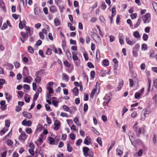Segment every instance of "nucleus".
Segmentation results:
<instances>
[{
  "label": "nucleus",
  "instance_id": "6e6d98bb",
  "mask_svg": "<svg viewBox=\"0 0 157 157\" xmlns=\"http://www.w3.org/2000/svg\"><path fill=\"white\" fill-rule=\"evenodd\" d=\"M88 109V106L87 104H85L84 105L83 110L84 112L86 111Z\"/></svg>",
  "mask_w": 157,
  "mask_h": 157
},
{
  "label": "nucleus",
  "instance_id": "0eeeda50",
  "mask_svg": "<svg viewBox=\"0 0 157 157\" xmlns=\"http://www.w3.org/2000/svg\"><path fill=\"white\" fill-rule=\"evenodd\" d=\"M32 122L30 121H27L24 120L22 122V124L24 125L30 126L31 125Z\"/></svg>",
  "mask_w": 157,
  "mask_h": 157
},
{
  "label": "nucleus",
  "instance_id": "bb28decb",
  "mask_svg": "<svg viewBox=\"0 0 157 157\" xmlns=\"http://www.w3.org/2000/svg\"><path fill=\"white\" fill-rule=\"evenodd\" d=\"M5 80L2 78L0 79V89H1L3 85L5 83Z\"/></svg>",
  "mask_w": 157,
  "mask_h": 157
},
{
  "label": "nucleus",
  "instance_id": "680f3d73",
  "mask_svg": "<svg viewBox=\"0 0 157 157\" xmlns=\"http://www.w3.org/2000/svg\"><path fill=\"white\" fill-rule=\"evenodd\" d=\"M7 128H4L0 132V134L1 135H3L7 130Z\"/></svg>",
  "mask_w": 157,
  "mask_h": 157
},
{
  "label": "nucleus",
  "instance_id": "49530a36",
  "mask_svg": "<svg viewBox=\"0 0 157 157\" xmlns=\"http://www.w3.org/2000/svg\"><path fill=\"white\" fill-rule=\"evenodd\" d=\"M96 57L97 59H98L100 58V52L98 50H96Z\"/></svg>",
  "mask_w": 157,
  "mask_h": 157
},
{
  "label": "nucleus",
  "instance_id": "dca6fc26",
  "mask_svg": "<svg viewBox=\"0 0 157 157\" xmlns=\"http://www.w3.org/2000/svg\"><path fill=\"white\" fill-rule=\"evenodd\" d=\"M49 10L52 13H54L57 11L56 8L54 6H51L49 8Z\"/></svg>",
  "mask_w": 157,
  "mask_h": 157
},
{
  "label": "nucleus",
  "instance_id": "3c124183",
  "mask_svg": "<svg viewBox=\"0 0 157 157\" xmlns=\"http://www.w3.org/2000/svg\"><path fill=\"white\" fill-rule=\"evenodd\" d=\"M64 64L65 66L68 67H69L71 66V64L67 60L64 62Z\"/></svg>",
  "mask_w": 157,
  "mask_h": 157
},
{
  "label": "nucleus",
  "instance_id": "423d86ee",
  "mask_svg": "<svg viewBox=\"0 0 157 157\" xmlns=\"http://www.w3.org/2000/svg\"><path fill=\"white\" fill-rule=\"evenodd\" d=\"M32 80L33 78L30 76H27V75L24 79V82L25 83H30Z\"/></svg>",
  "mask_w": 157,
  "mask_h": 157
},
{
  "label": "nucleus",
  "instance_id": "72a5a7b5",
  "mask_svg": "<svg viewBox=\"0 0 157 157\" xmlns=\"http://www.w3.org/2000/svg\"><path fill=\"white\" fill-rule=\"evenodd\" d=\"M67 149L69 152H71L72 150V148L71 146L69 144H68L67 145Z\"/></svg>",
  "mask_w": 157,
  "mask_h": 157
},
{
  "label": "nucleus",
  "instance_id": "58836bf2",
  "mask_svg": "<svg viewBox=\"0 0 157 157\" xmlns=\"http://www.w3.org/2000/svg\"><path fill=\"white\" fill-rule=\"evenodd\" d=\"M45 107L46 110L50 112L52 111V109H51L50 106L48 104L45 105Z\"/></svg>",
  "mask_w": 157,
  "mask_h": 157
},
{
  "label": "nucleus",
  "instance_id": "c756f323",
  "mask_svg": "<svg viewBox=\"0 0 157 157\" xmlns=\"http://www.w3.org/2000/svg\"><path fill=\"white\" fill-rule=\"evenodd\" d=\"M23 93L21 91L18 92L17 97L19 99H21L23 97Z\"/></svg>",
  "mask_w": 157,
  "mask_h": 157
},
{
  "label": "nucleus",
  "instance_id": "5701e85b",
  "mask_svg": "<svg viewBox=\"0 0 157 157\" xmlns=\"http://www.w3.org/2000/svg\"><path fill=\"white\" fill-rule=\"evenodd\" d=\"M73 92L75 96L77 95L78 93V88L76 87H75L73 90Z\"/></svg>",
  "mask_w": 157,
  "mask_h": 157
},
{
  "label": "nucleus",
  "instance_id": "774afa93",
  "mask_svg": "<svg viewBox=\"0 0 157 157\" xmlns=\"http://www.w3.org/2000/svg\"><path fill=\"white\" fill-rule=\"evenodd\" d=\"M82 142V140L81 139H79L77 141L76 144L77 146H79L80 144Z\"/></svg>",
  "mask_w": 157,
  "mask_h": 157
},
{
  "label": "nucleus",
  "instance_id": "79ce46f5",
  "mask_svg": "<svg viewBox=\"0 0 157 157\" xmlns=\"http://www.w3.org/2000/svg\"><path fill=\"white\" fill-rule=\"evenodd\" d=\"M137 116V113L136 111L133 112L131 114V116L132 118H135Z\"/></svg>",
  "mask_w": 157,
  "mask_h": 157
},
{
  "label": "nucleus",
  "instance_id": "5fc2aeb1",
  "mask_svg": "<svg viewBox=\"0 0 157 157\" xmlns=\"http://www.w3.org/2000/svg\"><path fill=\"white\" fill-rule=\"evenodd\" d=\"M106 8V6L105 5V2H102L101 5V9H102L104 10H105V9Z\"/></svg>",
  "mask_w": 157,
  "mask_h": 157
},
{
  "label": "nucleus",
  "instance_id": "2f4dec72",
  "mask_svg": "<svg viewBox=\"0 0 157 157\" xmlns=\"http://www.w3.org/2000/svg\"><path fill=\"white\" fill-rule=\"evenodd\" d=\"M116 7L114 6L113 7L112 10V16L114 17L116 13Z\"/></svg>",
  "mask_w": 157,
  "mask_h": 157
},
{
  "label": "nucleus",
  "instance_id": "7c9ffc66",
  "mask_svg": "<svg viewBox=\"0 0 157 157\" xmlns=\"http://www.w3.org/2000/svg\"><path fill=\"white\" fill-rule=\"evenodd\" d=\"M116 151L117 154L120 156H121L123 153L121 150L120 149H117Z\"/></svg>",
  "mask_w": 157,
  "mask_h": 157
},
{
  "label": "nucleus",
  "instance_id": "a19ab883",
  "mask_svg": "<svg viewBox=\"0 0 157 157\" xmlns=\"http://www.w3.org/2000/svg\"><path fill=\"white\" fill-rule=\"evenodd\" d=\"M65 52L66 54L67 55V57H69V56L70 58H71V54L70 51H69V49H68V50H67Z\"/></svg>",
  "mask_w": 157,
  "mask_h": 157
},
{
  "label": "nucleus",
  "instance_id": "37998d69",
  "mask_svg": "<svg viewBox=\"0 0 157 157\" xmlns=\"http://www.w3.org/2000/svg\"><path fill=\"white\" fill-rule=\"evenodd\" d=\"M128 110V109H127L126 107L124 106L123 109H122V115L123 116L124 115V113L126 112Z\"/></svg>",
  "mask_w": 157,
  "mask_h": 157
},
{
  "label": "nucleus",
  "instance_id": "c9c22d12",
  "mask_svg": "<svg viewBox=\"0 0 157 157\" xmlns=\"http://www.w3.org/2000/svg\"><path fill=\"white\" fill-rule=\"evenodd\" d=\"M141 96L139 92H136L135 94V99H139Z\"/></svg>",
  "mask_w": 157,
  "mask_h": 157
},
{
  "label": "nucleus",
  "instance_id": "603ef678",
  "mask_svg": "<svg viewBox=\"0 0 157 157\" xmlns=\"http://www.w3.org/2000/svg\"><path fill=\"white\" fill-rule=\"evenodd\" d=\"M34 12L35 15H38L40 12L39 10L37 8H35L34 9Z\"/></svg>",
  "mask_w": 157,
  "mask_h": 157
},
{
  "label": "nucleus",
  "instance_id": "4be33fe9",
  "mask_svg": "<svg viewBox=\"0 0 157 157\" xmlns=\"http://www.w3.org/2000/svg\"><path fill=\"white\" fill-rule=\"evenodd\" d=\"M124 84V82L123 81V80H122L120 81V82H119V85L118 86L117 88L118 90H120L121 88L123 86Z\"/></svg>",
  "mask_w": 157,
  "mask_h": 157
},
{
  "label": "nucleus",
  "instance_id": "f8f14e48",
  "mask_svg": "<svg viewBox=\"0 0 157 157\" xmlns=\"http://www.w3.org/2000/svg\"><path fill=\"white\" fill-rule=\"evenodd\" d=\"M90 138L89 136H87L85 139L84 143L86 145H89L90 144Z\"/></svg>",
  "mask_w": 157,
  "mask_h": 157
},
{
  "label": "nucleus",
  "instance_id": "4c0bfd02",
  "mask_svg": "<svg viewBox=\"0 0 157 157\" xmlns=\"http://www.w3.org/2000/svg\"><path fill=\"white\" fill-rule=\"evenodd\" d=\"M96 91V90L94 88L93 89L90 94V97L93 98L94 97Z\"/></svg>",
  "mask_w": 157,
  "mask_h": 157
},
{
  "label": "nucleus",
  "instance_id": "de8ad7c7",
  "mask_svg": "<svg viewBox=\"0 0 157 157\" xmlns=\"http://www.w3.org/2000/svg\"><path fill=\"white\" fill-rule=\"evenodd\" d=\"M148 91H149V90L150 88L151 83V79L149 78H148Z\"/></svg>",
  "mask_w": 157,
  "mask_h": 157
},
{
  "label": "nucleus",
  "instance_id": "e433bc0d",
  "mask_svg": "<svg viewBox=\"0 0 157 157\" xmlns=\"http://www.w3.org/2000/svg\"><path fill=\"white\" fill-rule=\"evenodd\" d=\"M141 19L140 18L138 19L137 22L134 26L135 28H137L140 25L141 22Z\"/></svg>",
  "mask_w": 157,
  "mask_h": 157
},
{
  "label": "nucleus",
  "instance_id": "864d4df0",
  "mask_svg": "<svg viewBox=\"0 0 157 157\" xmlns=\"http://www.w3.org/2000/svg\"><path fill=\"white\" fill-rule=\"evenodd\" d=\"M39 35L40 36V38L41 39L43 40L44 39V35L41 32L39 33Z\"/></svg>",
  "mask_w": 157,
  "mask_h": 157
},
{
  "label": "nucleus",
  "instance_id": "f03ea898",
  "mask_svg": "<svg viewBox=\"0 0 157 157\" xmlns=\"http://www.w3.org/2000/svg\"><path fill=\"white\" fill-rule=\"evenodd\" d=\"M137 124H136L134 125L133 128L135 129L136 135L137 136H139L141 134L142 132H144V129L140 127H136L135 126Z\"/></svg>",
  "mask_w": 157,
  "mask_h": 157
},
{
  "label": "nucleus",
  "instance_id": "ddd939ff",
  "mask_svg": "<svg viewBox=\"0 0 157 157\" xmlns=\"http://www.w3.org/2000/svg\"><path fill=\"white\" fill-rule=\"evenodd\" d=\"M52 50L56 53L62 54V53L61 50L60 48H59L58 49H57L55 47H53Z\"/></svg>",
  "mask_w": 157,
  "mask_h": 157
},
{
  "label": "nucleus",
  "instance_id": "39448f33",
  "mask_svg": "<svg viewBox=\"0 0 157 157\" xmlns=\"http://www.w3.org/2000/svg\"><path fill=\"white\" fill-rule=\"evenodd\" d=\"M55 127L54 129L56 130L59 129L61 125V123L60 121L58 120H56L55 121L54 124Z\"/></svg>",
  "mask_w": 157,
  "mask_h": 157
},
{
  "label": "nucleus",
  "instance_id": "13d9d810",
  "mask_svg": "<svg viewBox=\"0 0 157 157\" xmlns=\"http://www.w3.org/2000/svg\"><path fill=\"white\" fill-rule=\"evenodd\" d=\"M95 73L94 71H91L90 76L92 78H94L95 77Z\"/></svg>",
  "mask_w": 157,
  "mask_h": 157
},
{
  "label": "nucleus",
  "instance_id": "c03bdc74",
  "mask_svg": "<svg viewBox=\"0 0 157 157\" xmlns=\"http://www.w3.org/2000/svg\"><path fill=\"white\" fill-rule=\"evenodd\" d=\"M35 81L36 82L39 83L41 81L40 77L38 76H36V78L35 79Z\"/></svg>",
  "mask_w": 157,
  "mask_h": 157
},
{
  "label": "nucleus",
  "instance_id": "9d476101",
  "mask_svg": "<svg viewBox=\"0 0 157 157\" xmlns=\"http://www.w3.org/2000/svg\"><path fill=\"white\" fill-rule=\"evenodd\" d=\"M5 98L8 102H9L11 100L12 96L10 94L8 93H6L5 94Z\"/></svg>",
  "mask_w": 157,
  "mask_h": 157
},
{
  "label": "nucleus",
  "instance_id": "6ab92c4d",
  "mask_svg": "<svg viewBox=\"0 0 157 157\" xmlns=\"http://www.w3.org/2000/svg\"><path fill=\"white\" fill-rule=\"evenodd\" d=\"M62 79L63 80L67 82L69 79L68 76L65 73L63 74Z\"/></svg>",
  "mask_w": 157,
  "mask_h": 157
},
{
  "label": "nucleus",
  "instance_id": "052dcab7",
  "mask_svg": "<svg viewBox=\"0 0 157 157\" xmlns=\"http://www.w3.org/2000/svg\"><path fill=\"white\" fill-rule=\"evenodd\" d=\"M26 132L27 133L30 134L32 132V130L31 128H28L26 129Z\"/></svg>",
  "mask_w": 157,
  "mask_h": 157
},
{
  "label": "nucleus",
  "instance_id": "f3484780",
  "mask_svg": "<svg viewBox=\"0 0 157 157\" xmlns=\"http://www.w3.org/2000/svg\"><path fill=\"white\" fill-rule=\"evenodd\" d=\"M21 35L24 39L25 40H26L28 37V34L23 32H21Z\"/></svg>",
  "mask_w": 157,
  "mask_h": 157
},
{
  "label": "nucleus",
  "instance_id": "e2e57ef3",
  "mask_svg": "<svg viewBox=\"0 0 157 157\" xmlns=\"http://www.w3.org/2000/svg\"><path fill=\"white\" fill-rule=\"evenodd\" d=\"M7 144L9 146H11L13 144V142L11 140H9L7 142Z\"/></svg>",
  "mask_w": 157,
  "mask_h": 157
},
{
  "label": "nucleus",
  "instance_id": "6e6552de",
  "mask_svg": "<svg viewBox=\"0 0 157 157\" xmlns=\"http://www.w3.org/2000/svg\"><path fill=\"white\" fill-rule=\"evenodd\" d=\"M27 136L24 132L21 133V135L19 136V139L23 141L25 140L27 138Z\"/></svg>",
  "mask_w": 157,
  "mask_h": 157
},
{
  "label": "nucleus",
  "instance_id": "f257e3e1",
  "mask_svg": "<svg viewBox=\"0 0 157 157\" xmlns=\"http://www.w3.org/2000/svg\"><path fill=\"white\" fill-rule=\"evenodd\" d=\"M82 151L84 156H89L93 157L94 155V152L91 150L89 151V149L87 147H84L82 148Z\"/></svg>",
  "mask_w": 157,
  "mask_h": 157
},
{
  "label": "nucleus",
  "instance_id": "a18cd8bd",
  "mask_svg": "<svg viewBox=\"0 0 157 157\" xmlns=\"http://www.w3.org/2000/svg\"><path fill=\"white\" fill-rule=\"evenodd\" d=\"M148 36L147 34L145 33H144L143 36V38L144 40V41H146L148 38Z\"/></svg>",
  "mask_w": 157,
  "mask_h": 157
},
{
  "label": "nucleus",
  "instance_id": "4468645a",
  "mask_svg": "<svg viewBox=\"0 0 157 157\" xmlns=\"http://www.w3.org/2000/svg\"><path fill=\"white\" fill-rule=\"evenodd\" d=\"M22 74L25 76H26L29 74V71L26 67H25L23 68Z\"/></svg>",
  "mask_w": 157,
  "mask_h": 157
},
{
  "label": "nucleus",
  "instance_id": "412c9836",
  "mask_svg": "<svg viewBox=\"0 0 157 157\" xmlns=\"http://www.w3.org/2000/svg\"><path fill=\"white\" fill-rule=\"evenodd\" d=\"M54 21L56 26H57L60 25V22L59 19L57 18L55 19Z\"/></svg>",
  "mask_w": 157,
  "mask_h": 157
},
{
  "label": "nucleus",
  "instance_id": "473e14b6",
  "mask_svg": "<svg viewBox=\"0 0 157 157\" xmlns=\"http://www.w3.org/2000/svg\"><path fill=\"white\" fill-rule=\"evenodd\" d=\"M147 49V45L144 44L142 45L141 49L143 51H146Z\"/></svg>",
  "mask_w": 157,
  "mask_h": 157
},
{
  "label": "nucleus",
  "instance_id": "8fccbe9b",
  "mask_svg": "<svg viewBox=\"0 0 157 157\" xmlns=\"http://www.w3.org/2000/svg\"><path fill=\"white\" fill-rule=\"evenodd\" d=\"M58 6L59 7V10L61 13H62L63 12V10L64 9V7L63 6H60L59 5V6Z\"/></svg>",
  "mask_w": 157,
  "mask_h": 157
},
{
  "label": "nucleus",
  "instance_id": "09e8293b",
  "mask_svg": "<svg viewBox=\"0 0 157 157\" xmlns=\"http://www.w3.org/2000/svg\"><path fill=\"white\" fill-rule=\"evenodd\" d=\"M97 142L99 144L100 146H102V142L101 140V138L98 137L97 138Z\"/></svg>",
  "mask_w": 157,
  "mask_h": 157
},
{
  "label": "nucleus",
  "instance_id": "0e129e2a",
  "mask_svg": "<svg viewBox=\"0 0 157 157\" xmlns=\"http://www.w3.org/2000/svg\"><path fill=\"white\" fill-rule=\"evenodd\" d=\"M52 53V50L50 48H48L46 52V54L49 55H51Z\"/></svg>",
  "mask_w": 157,
  "mask_h": 157
},
{
  "label": "nucleus",
  "instance_id": "cd10ccee",
  "mask_svg": "<svg viewBox=\"0 0 157 157\" xmlns=\"http://www.w3.org/2000/svg\"><path fill=\"white\" fill-rule=\"evenodd\" d=\"M0 6L3 10L5 9V3L2 0H0Z\"/></svg>",
  "mask_w": 157,
  "mask_h": 157
},
{
  "label": "nucleus",
  "instance_id": "ea45409f",
  "mask_svg": "<svg viewBox=\"0 0 157 157\" xmlns=\"http://www.w3.org/2000/svg\"><path fill=\"white\" fill-rule=\"evenodd\" d=\"M5 126L7 128H8L10 126V121L9 120H6L5 121Z\"/></svg>",
  "mask_w": 157,
  "mask_h": 157
},
{
  "label": "nucleus",
  "instance_id": "338daca9",
  "mask_svg": "<svg viewBox=\"0 0 157 157\" xmlns=\"http://www.w3.org/2000/svg\"><path fill=\"white\" fill-rule=\"evenodd\" d=\"M25 30H26V33L27 34H30V28L29 27H26L25 28Z\"/></svg>",
  "mask_w": 157,
  "mask_h": 157
},
{
  "label": "nucleus",
  "instance_id": "f704fd0d",
  "mask_svg": "<svg viewBox=\"0 0 157 157\" xmlns=\"http://www.w3.org/2000/svg\"><path fill=\"white\" fill-rule=\"evenodd\" d=\"M28 51L29 53H33L34 52L33 48L31 46H29L28 47Z\"/></svg>",
  "mask_w": 157,
  "mask_h": 157
},
{
  "label": "nucleus",
  "instance_id": "20e7f679",
  "mask_svg": "<svg viewBox=\"0 0 157 157\" xmlns=\"http://www.w3.org/2000/svg\"><path fill=\"white\" fill-rule=\"evenodd\" d=\"M126 41L128 44L131 45H133L136 43V41L135 39L132 38L130 39L127 36L126 37Z\"/></svg>",
  "mask_w": 157,
  "mask_h": 157
},
{
  "label": "nucleus",
  "instance_id": "7ed1b4c3",
  "mask_svg": "<svg viewBox=\"0 0 157 157\" xmlns=\"http://www.w3.org/2000/svg\"><path fill=\"white\" fill-rule=\"evenodd\" d=\"M144 23H149L151 20L150 14L147 13L142 17Z\"/></svg>",
  "mask_w": 157,
  "mask_h": 157
},
{
  "label": "nucleus",
  "instance_id": "393cba45",
  "mask_svg": "<svg viewBox=\"0 0 157 157\" xmlns=\"http://www.w3.org/2000/svg\"><path fill=\"white\" fill-rule=\"evenodd\" d=\"M52 104L56 107H57L58 105V104L59 103V100H53L52 102Z\"/></svg>",
  "mask_w": 157,
  "mask_h": 157
},
{
  "label": "nucleus",
  "instance_id": "9b49d317",
  "mask_svg": "<svg viewBox=\"0 0 157 157\" xmlns=\"http://www.w3.org/2000/svg\"><path fill=\"white\" fill-rule=\"evenodd\" d=\"M22 114L24 117L28 118V119H30L32 117V115L30 113L23 112Z\"/></svg>",
  "mask_w": 157,
  "mask_h": 157
},
{
  "label": "nucleus",
  "instance_id": "2eb2a0df",
  "mask_svg": "<svg viewBox=\"0 0 157 157\" xmlns=\"http://www.w3.org/2000/svg\"><path fill=\"white\" fill-rule=\"evenodd\" d=\"M26 22L25 20H24L23 21L21 20L20 21V23L19 25V26L20 29H23L24 28V25H25V23Z\"/></svg>",
  "mask_w": 157,
  "mask_h": 157
},
{
  "label": "nucleus",
  "instance_id": "a878e982",
  "mask_svg": "<svg viewBox=\"0 0 157 157\" xmlns=\"http://www.w3.org/2000/svg\"><path fill=\"white\" fill-rule=\"evenodd\" d=\"M133 36L136 38H138L140 37L139 33L137 31H135L133 33Z\"/></svg>",
  "mask_w": 157,
  "mask_h": 157
},
{
  "label": "nucleus",
  "instance_id": "4d7b16f0",
  "mask_svg": "<svg viewBox=\"0 0 157 157\" xmlns=\"http://www.w3.org/2000/svg\"><path fill=\"white\" fill-rule=\"evenodd\" d=\"M39 94L38 93H36L34 95L33 97V101H35L37 98Z\"/></svg>",
  "mask_w": 157,
  "mask_h": 157
},
{
  "label": "nucleus",
  "instance_id": "b1692460",
  "mask_svg": "<svg viewBox=\"0 0 157 157\" xmlns=\"http://www.w3.org/2000/svg\"><path fill=\"white\" fill-rule=\"evenodd\" d=\"M25 100L26 102H29L30 101V98L29 96L27 94H25Z\"/></svg>",
  "mask_w": 157,
  "mask_h": 157
},
{
  "label": "nucleus",
  "instance_id": "69168bd1",
  "mask_svg": "<svg viewBox=\"0 0 157 157\" xmlns=\"http://www.w3.org/2000/svg\"><path fill=\"white\" fill-rule=\"evenodd\" d=\"M46 121L47 123L49 124H50L52 123L51 120L50 118L48 117H46Z\"/></svg>",
  "mask_w": 157,
  "mask_h": 157
},
{
  "label": "nucleus",
  "instance_id": "1a4fd4ad",
  "mask_svg": "<svg viewBox=\"0 0 157 157\" xmlns=\"http://www.w3.org/2000/svg\"><path fill=\"white\" fill-rule=\"evenodd\" d=\"M72 58L74 61H76L78 59V57L77 56L78 53L77 51L72 52Z\"/></svg>",
  "mask_w": 157,
  "mask_h": 157
},
{
  "label": "nucleus",
  "instance_id": "aec40b11",
  "mask_svg": "<svg viewBox=\"0 0 157 157\" xmlns=\"http://www.w3.org/2000/svg\"><path fill=\"white\" fill-rule=\"evenodd\" d=\"M103 65L105 67H106L108 66L109 65V61L107 59H104L102 62Z\"/></svg>",
  "mask_w": 157,
  "mask_h": 157
},
{
  "label": "nucleus",
  "instance_id": "c85d7f7f",
  "mask_svg": "<svg viewBox=\"0 0 157 157\" xmlns=\"http://www.w3.org/2000/svg\"><path fill=\"white\" fill-rule=\"evenodd\" d=\"M47 89L48 90L49 94L53 93L52 88L50 86H48L47 87Z\"/></svg>",
  "mask_w": 157,
  "mask_h": 157
},
{
  "label": "nucleus",
  "instance_id": "bf43d9fd",
  "mask_svg": "<svg viewBox=\"0 0 157 157\" xmlns=\"http://www.w3.org/2000/svg\"><path fill=\"white\" fill-rule=\"evenodd\" d=\"M110 39V42H113L115 40V37L112 35H110L109 36Z\"/></svg>",
  "mask_w": 157,
  "mask_h": 157
},
{
  "label": "nucleus",
  "instance_id": "a211bd4d",
  "mask_svg": "<svg viewBox=\"0 0 157 157\" xmlns=\"http://www.w3.org/2000/svg\"><path fill=\"white\" fill-rule=\"evenodd\" d=\"M48 140L49 141V143L50 144H55V139L53 138L50 137L48 138Z\"/></svg>",
  "mask_w": 157,
  "mask_h": 157
}]
</instances>
